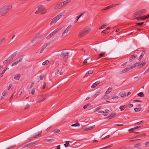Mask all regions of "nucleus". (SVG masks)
<instances>
[{"label": "nucleus", "instance_id": "obj_1", "mask_svg": "<svg viewBox=\"0 0 149 149\" xmlns=\"http://www.w3.org/2000/svg\"><path fill=\"white\" fill-rule=\"evenodd\" d=\"M12 8L11 6H3L0 9V14L3 16L7 13L9 11L12 10Z\"/></svg>", "mask_w": 149, "mask_h": 149}, {"label": "nucleus", "instance_id": "obj_56", "mask_svg": "<svg viewBox=\"0 0 149 149\" xmlns=\"http://www.w3.org/2000/svg\"><path fill=\"white\" fill-rule=\"evenodd\" d=\"M109 136H110V135H107L105 137H104L102 139V140H104V139H107V138H108V137H109Z\"/></svg>", "mask_w": 149, "mask_h": 149}, {"label": "nucleus", "instance_id": "obj_42", "mask_svg": "<svg viewBox=\"0 0 149 149\" xmlns=\"http://www.w3.org/2000/svg\"><path fill=\"white\" fill-rule=\"evenodd\" d=\"M144 23V22H141L136 23V25L137 26H141Z\"/></svg>", "mask_w": 149, "mask_h": 149}, {"label": "nucleus", "instance_id": "obj_35", "mask_svg": "<svg viewBox=\"0 0 149 149\" xmlns=\"http://www.w3.org/2000/svg\"><path fill=\"white\" fill-rule=\"evenodd\" d=\"M137 95L139 97H143L144 96V94L142 92H140L137 94Z\"/></svg>", "mask_w": 149, "mask_h": 149}, {"label": "nucleus", "instance_id": "obj_57", "mask_svg": "<svg viewBox=\"0 0 149 149\" xmlns=\"http://www.w3.org/2000/svg\"><path fill=\"white\" fill-rule=\"evenodd\" d=\"M52 35H51L50 34L47 37V39H49L50 38L52 37Z\"/></svg>", "mask_w": 149, "mask_h": 149}, {"label": "nucleus", "instance_id": "obj_43", "mask_svg": "<svg viewBox=\"0 0 149 149\" xmlns=\"http://www.w3.org/2000/svg\"><path fill=\"white\" fill-rule=\"evenodd\" d=\"M105 54V52H102V53L100 54H99V58H100L102 57Z\"/></svg>", "mask_w": 149, "mask_h": 149}, {"label": "nucleus", "instance_id": "obj_27", "mask_svg": "<svg viewBox=\"0 0 149 149\" xmlns=\"http://www.w3.org/2000/svg\"><path fill=\"white\" fill-rule=\"evenodd\" d=\"M126 107V106L125 105H124L123 106H120L119 109L121 111H122Z\"/></svg>", "mask_w": 149, "mask_h": 149}, {"label": "nucleus", "instance_id": "obj_11", "mask_svg": "<svg viewBox=\"0 0 149 149\" xmlns=\"http://www.w3.org/2000/svg\"><path fill=\"white\" fill-rule=\"evenodd\" d=\"M62 17V15L61 14H58L54 18V20H55L56 22L58 19H60Z\"/></svg>", "mask_w": 149, "mask_h": 149}, {"label": "nucleus", "instance_id": "obj_28", "mask_svg": "<svg viewBox=\"0 0 149 149\" xmlns=\"http://www.w3.org/2000/svg\"><path fill=\"white\" fill-rule=\"evenodd\" d=\"M136 56V55H132L129 59V60L130 61L131 60L134 59Z\"/></svg>", "mask_w": 149, "mask_h": 149}, {"label": "nucleus", "instance_id": "obj_14", "mask_svg": "<svg viewBox=\"0 0 149 149\" xmlns=\"http://www.w3.org/2000/svg\"><path fill=\"white\" fill-rule=\"evenodd\" d=\"M71 25H69V26L62 33L63 35L65 33H67L68 32V31H69L71 27Z\"/></svg>", "mask_w": 149, "mask_h": 149}, {"label": "nucleus", "instance_id": "obj_17", "mask_svg": "<svg viewBox=\"0 0 149 149\" xmlns=\"http://www.w3.org/2000/svg\"><path fill=\"white\" fill-rule=\"evenodd\" d=\"M100 83V81H97L95 83H94L91 86V87L92 88H94L97 85L99 84Z\"/></svg>", "mask_w": 149, "mask_h": 149}, {"label": "nucleus", "instance_id": "obj_30", "mask_svg": "<svg viewBox=\"0 0 149 149\" xmlns=\"http://www.w3.org/2000/svg\"><path fill=\"white\" fill-rule=\"evenodd\" d=\"M146 134L145 133H143L142 134L138 135L137 136H136V137L138 138H141L144 136H146Z\"/></svg>", "mask_w": 149, "mask_h": 149}, {"label": "nucleus", "instance_id": "obj_49", "mask_svg": "<svg viewBox=\"0 0 149 149\" xmlns=\"http://www.w3.org/2000/svg\"><path fill=\"white\" fill-rule=\"evenodd\" d=\"M145 145L146 147H148L149 146V141L146 142L145 143Z\"/></svg>", "mask_w": 149, "mask_h": 149}, {"label": "nucleus", "instance_id": "obj_23", "mask_svg": "<svg viewBox=\"0 0 149 149\" xmlns=\"http://www.w3.org/2000/svg\"><path fill=\"white\" fill-rule=\"evenodd\" d=\"M21 76V75L19 74H17L16 76H15L14 78V79H15L17 80H19L20 77Z\"/></svg>", "mask_w": 149, "mask_h": 149}, {"label": "nucleus", "instance_id": "obj_53", "mask_svg": "<svg viewBox=\"0 0 149 149\" xmlns=\"http://www.w3.org/2000/svg\"><path fill=\"white\" fill-rule=\"evenodd\" d=\"M146 62H144L143 63L139 65H141V67L143 66L146 64Z\"/></svg>", "mask_w": 149, "mask_h": 149}, {"label": "nucleus", "instance_id": "obj_18", "mask_svg": "<svg viewBox=\"0 0 149 149\" xmlns=\"http://www.w3.org/2000/svg\"><path fill=\"white\" fill-rule=\"evenodd\" d=\"M31 147V145L30 143H29L27 144L26 145H23V146H21L20 147V148L21 149H22L23 148H25L26 147Z\"/></svg>", "mask_w": 149, "mask_h": 149}, {"label": "nucleus", "instance_id": "obj_41", "mask_svg": "<svg viewBox=\"0 0 149 149\" xmlns=\"http://www.w3.org/2000/svg\"><path fill=\"white\" fill-rule=\"evenodd\" d=\"M83 13H81V15H79V16H77L76 17V20L77 21H78L79 19V18L81 16H82V15H83Z\"/></svg>", "mask_w": 149, "mask_h": 149}, {"label": "nucleus", "instance_id": "obj_22", "mask_svg": "<svg viewBox=\"0 0 149 149\" xmlns=\"http://www.w3.org/2000/svg\"><path fill=\"white\" fill-rule=\"evenodd\" d=\"M116 114V113H114L111 114L107 118H108L109 119H111L113 117L115 116Z\"/></svg>", "mask_w": 149, "mask_h": 149}, {"label": "nucleus", "instance_id": "obj_39", "mask_svg": "<svg viewBox=\"0 0 149 149\" xmlns=\"http://www.w3.org/2000/svg\"><path fill=\"white\" fill-rule=\"evenodd\" d=\"M112 90V89L111 88H108L107 91L106 92V94L107 93V92H108V93L110 92Z\"/></svg>", "mask_w": 149, "mask_h": 149}, {"label": "nucleus", "instance_id": "obj_13", "mask_svg": "<svg viewBox=\"0 0 149 149\" xmlns=\"http://www.w3.org/2000/svg\"><path fill=\"white\" fill-rule=\"evenodd\" d=\"M141 146L140 143H138L137 144L134 145V147L136 148V149H142V148L140 146Z\"/></svg>", "mask_w": 149, "mask_h": 149}, {"label": "nucleus", "instance_id": "obj_25", "mask_svg": "<svg viewBox=\"0 0 149 149\" xmlns=\"http://www.w3.org/2000/svg\"><path fill=\"white\" fill-rule=\"evenodd\" d=\"M71 0H67L64 2H62V4L63 6L66 5L67 3L70 2Z\"/></svg>", "mask_w": 149, "mask_h": 149}, {"label": "nucleus", "instance_id": "obj_54", "mask_svg": "<svg viewBox=\"0 0 149 149\" xmlns=\"http://www.w3.org/2000/svg\"><path fill=\"white\" fill-rule=\"evenodd\" d=\"M106 25L105 24H104L102 25L99 28V29H103Z\"/></svg>", "mask_w": 149, "mask_h": 149}, {"label": "nucleus", "instance_id": "obj_9", "mask_svg": "<svg viewBox=\"0 0 149 149\" xmlns=\"http://www.w3.org/2000/svg\"><path fill=\"white\" fill-rule=\"evenodd\" d=\"M119 95L122 97H125L126 92L125 91H123L119 93Z\"/></svg>", "mask_w": 149, "mask_h": 149}, {"label": "nucleus", "instance_id": "obj_33", "mask_svg": "<svg viewBox=\"0 0 149 149\" xmlns=\"http://www.w3.org/2000/svg\"><path fill=\"white\" fill-rule=\"evenodd\" d=\"M54 140L53 139H45V142H51L52 141H53Z\"/></svg>", "mask_w": 149, "mask_h": 149}, {"label": "nucleus", "instance_id": "obj_29", "mask_svg": "<svg viewBox=\"0 0 149 149\" xmlns=\"http://www.w3.org/2000/svg\"><path fill=\"white\" fill-rule=\"evenodd\" d=\"M80 125V124L78 123H76L75 124H74L71 125L72 127H77L79 126Z\"/></svg>", "mask_w": 149, "mask_h": 149}, {"label": "nucleus", "instance_id": "obj_37", "mask_svg": "<svg viewBox=\"0 0 149 149\" xmlns=\"http://www.w3.org/2000/svg\"><path fill=\"white\" fill-rule=\"evenodd\" d=\"M143 18L142 19L143 20H144L149 18V14L147 15L146 16H143Z\"/></svg>", "mask_w": 149, "mask_h": 149}, {"label": "nucleus", "instance_id": "obj_45", "mask_svg": "<svg viewBox=\"0 0 149 149\" xmlns=\"http://www.w3.org/2000/svg\"><path fill=\"white\" fill-rule=\"evenodd\" d=\"M118 98L119 97L118 96L114 95L113 96V97L112 98V99H113V100H116L118 99Z\"/></svg>", "mask_w": 149, "mask_h": 149}, {"label": "nucleus", "instance_id": "obj_6", "mask_svg": "<svg viewBox=\"0 0 149 149\" xmlns=\"http://www.w3.org/2000/svg\"><path fill=\"white\" fill-rule=\"evenodd\" d=\"M23 56L22 55H21L19 58V60H18L16 62L13 63L12 64V66L15 65H16L18 63H19L20 62H21L22 60Z\"/></svg>", "mask_w": 149, "mask_h": 149}, {"label": "nucleus", "instance_id": "obj_26", "mask_svg": "<svg viewBox=\"0 0 149 149\" xmlns=\"http://www.w3.org/2000/svg\"><path fill=\"white\" fill-rule=\"evenodd\" d=\"M47 45L46 44L43 47L40 51V53H41L44 51V50L47 47Z\"/></svg>", "mask_w": 149, "mask_h": 149}, {"label": "nucleus", "instance_id": "obj_63", "mask_svg": "<svg viewBox=\"0 0 149 149\" xmlns=\"http://www.w3.org/2000/svg\"><path fill=\"white\" fill-rule=\"evenodd\" d=\"M6 91H4L2 93V95L3 96H4L6 95Z\"/></svg>", "mask_w": 149, "mask_h": 149}, {"label": "nucleus", "instance_id": "obj_50", "mask_svg": "<svg viewBox=\"0 0 149 149\" xmlns=\"http://www.w3.org/2000/svg\"><path fill=\"white\" fill-rule=\"evenodd\" d=\"M89 105H91V104L90 103H88L86 105H85L84 106L83 108L84 109H86L88 107V106Z\"/></svg>", "mask_w": 149, "mask_h": 149}, {"label": "nucleus", "instance_id": "obj_2", "mask_svg": "<svg viewBox=\"0 0 149 149\" xmlns=\"http://www.w3.org/2000/svg\"><path fill=\"white\" fill-rule=\"evenodd\" d=\"M38 10L35 13L36 14L40 13L41 14H43L46 12V9L42 5H38Z\"/></svg>", "mask_w": 149, "mask_h": 149}, {"label": "nucleus", "instance_id": "obj_52", "mask_svg": "<svg viewBox=\"0 0 149 149\" xmlns=\"http://www.w3.org/2000/svg\"><path fill=\"white\" fill-rule=\"evenodd\" d=\"M134 130V129L133 128L130 129L129 130H128V131L130 133H131V132H133Z\"/></svg>", "mask_w": 149, "mask_h": 149}, {"label": "nucleus", "instance_id": "obj_21", "mask_svg": "<svg viewBox=\"0 0 149 149\" xmlns=\"http://www.w3.org/2000/svg\"><path fill=\"white\" fill-rule=\"evenodd\" d=\"M142 15V13H141L140 11L139 12H136L135 13V17H137Z\"/></svg>", "mask_w": 149, "mask_h": 149}, {"label": "nucleus", "instance_id": "obj_59", "mask_svg": "<svg viewBox=\"0 0 149 149\" xmlns=\"http://www.w3.org/2000/svg\"><path fill=\"white\" fill-rule=\"evenodd\" d=\"M141 127V126H137L135 127H134L133 128L134 130H135L138 129L140 127Z\"/></svg>", "mask_w": 149, "mask_h": 149}, {"label": "nucleus", "instance_id": "obj_32", "mask_svg": "<svg viewBox=\"0 0 149 149\" xmlns=\"http://www.w3.org/2000/svg\"><path fill=\"white\" fill-rule=\"evenodd\" d=\"M49 62V61L48 60H46L45 62L42 63V65H47Z\"/></svg>", "mask_w": 149, "mask_h": 149}, {"label": "nucleus", "instance_id": "obj_10", "mask_svg": "<svg viewBox=\"0 0 149 149\" xmlns=\"http://www.w3.org/2000/svg\"><path fill=\"white\" fill-rule=\"evenodd\" d=\"M17 54V52H15L13 54H12L8 58H10V59H11V61H12L15 58V57L16 56V54Z\"/></svg>", "mask_w": 149, "mask_h": 149}, {"label": "nucleus", "instance_id": "obj_62", "mask_svg": "<svg viewBox=\"0 0 149 149\" xmlns=\"http://www.w3.org/2000/svg\"><path fill=\"white\" fill-rule=\"evenodd\" d=\"M143 57V56H142V55H141L139 58V60L140 61L142 58Z\"/></svg>", "mask_w": 149, "mask_h": 149}, {"label": "nucleus", "instance_id": "obj_5", "mask_svg": "<svg viewBox=\"0 0 149 149\" xmlns=\"http://www.w3.org/2000/svg\"><path fill=\"white\" fill-rule=\"evenodd\" d=\"M63 6L62 4V2H61L59 3H56L54 7V9L57 10L61 8Z\"/></svg>", "mask_w": 149, "mask_h": 149}, {"label": "nucleus", "instance_id": "obj_34", "mask_svg": "<svg viewBox=\"0 0 149 149\" xmlns=\"http://www.w3.org/2000/svg\"><path fill=\"white\" fill-rule=\"evenodd\" d=\"M141 13H142V15H143L145 14L147 11V10L146 9H143L141 10L140 11Z\"/></svg>", "mask_w": 149, "mask_h": 149}, {"label": "nucleus", "instance_id": "obj_24", "mask_svg": "<svg viewBox=\"0 0 149 149\" xmlns=\"http://www.w3.org/2000/svg\"><path fill=\"white\" fill-rule=\"evenodd\" d=\"M95 126V125H94L89 127L85 128L84 130L86 131L91 130L93 129Z\"/></svg>", "mask_w": 149, "mask_h": 149}, {"label": "nucleus", "instance_id": "obj_3", "mask_svg": "<svg viewBox=\"0 0 149 149\" xmlns=\"http://www.w3.org/2000/svg\"><path fill=\"white\" fill-rule=\"evenodd\" d=\"M90 31V29L85 28L84 30L80 32L79 34V36L83 37L86 35Z\"/></svg>", "mask_w": 149, "mask_h": 149}, {"label": "nucleus", "instance_id": "obj_31", "mask_svg": "<svg viewBox=\"0 0 149 149\" xmlns=\"http://www.w3.org/2000/svg\"><path fill=\"white\" fill-rule=\"evenodd\" d=\"M41 132L42 131H41L39 134L36 133L35 135L32 136L31 138H36L37 136L40 135V134Z\"/></svg>", "mask_w": 149, "mask_h": 149}, {"label": "nucleus", "instance_id": "obj_51", "mask_svg": "<svg viewBox=\"0 0 149 149\" xmlns=\"http://www.w3.org/2000/svg\"><path fill=\"white\" fill-rule=\"evenodd\" d=\"M135 17L136 18H135V19H136L137 20H139V19H142L143 18V17Z\"/></svg>", "mask_w": 149, "mask_h": 149}, {"label": "nucleus", "instance_id": "obj_20", "mask_svg": "<svg viewBox=\"0 0 149 149\" xmlns=\"http://www.w3.org/2000/svg\"><path fill=\"white\" fill-rule=\"evenodd\" d=\"M93 73V71L92 70H90L87 72L84 77H87L88 74H92Z\"/></svg>", "mask_w": 149, "mask_h": 149}, {"label": "nucleus", "instance_id": "obj_36", "mask_svg": "<svg viewBox=\"0 0 149 149\" xmlns=\"http://www.w3.org/2000/svg\"><path fill=\"white\" fill-rule=\"evenodd\" d=\"M70 142V141H66V143L64 144L65 147H67L68 146L70 145L69 143Z\"/></svg>", "mask_w": 149, "mask_h": 149}, {"label": "nucleus", "instance_id": "obj_12", "mask_svg": "<svg viewBox=\"0 0 149 149\" xmlns=\"http://www.w3.org/2000/svg\"><path fill=\"white\" fill-rule=\"evenodd\" d=\"M129 70H130L129 68H125L123 70L121 71L120 72V74H123L125 73L126 72L128 71Z\"/></svg>", "mask_w": 149, "mask_h": 149}, {"label": "nucleus", "instance_id": "obj_7", "mask_svg": "<svg viewBox=\"0 0 149 149\" xmlns=\"http://www.w3.org/2000/svg\"><path fill=\"white\" fill-rule=\"evenodd\" d=\"M11 61L10 58H8L7 60L3 62V63L4 65H6L10 63Z\"/></svg>", "mask_w": 149, "mask_h": 149}, {"label": "nucleus", "instance_id": "obj_40", "mask_svg": "<svg viewBox=\"0 0 149 149\" xmlns=\"http://www.w3.org/2000/svg\"><path fill=\"white\" fill-rule=\"evenodd\" d=\"M134 110L135 111H139L141 110V108H135L134 109Z\"/></svg>", "mask_w": 149, "mask_h": 149}, {"label": "nucleus", "instance_id": "obj_8", "mask_svg": "<svg viewBox=\"0 0 149 149\" xmlns=\"http://www.w3.org/2000/svg\"><path fill=\"white\" fill-rule=\"evenodd\" d=\"M39 39V37L38 36V37H35L33 39L31 42L33 43H36L38 40Z\"/></svg>", "mask_w": 149, "mask_h": 149}, {"label": "nucleus", "instance_id": "obj_47", "mask_svg": "<svg viewBox=\"0 0 149 149\" xmlns=\"http://www.w3.org/2000/svg\"><path fill=\"white\" fill-rule=\"evenodd\" d=\"M55 22V20H54V18L52 20L51 22L50 23V25H51L53 24L55 22Z\"/></svg>", "mask_w": 149, "mask_h": 149}, {"label": "nucleus", "instance_id": "obj_64", "mask_svg": "<svg viewBox=\"0 0 149 149\" xmlns=\"http://www.w3.org/2000/svg\"><path fill=\"white\" fill-rule=\"evenodd\" d=\"M149 71V66L148 68L146 70L145 73H144V74H145L146 73H147L148 71Z\"/></svg>", "mask_w": 149, "mask_h": 149}, {"label": "nucleus", "instance_id": "obj_4", "mask_svg": "<svg viewBox=\"0 0 149 149\" xmlns=\"http://www.w3.org/2000/svg\"><path fill=\"white\" fill-rule=\"evenodd\" d=\"M69 54L68 52H62L61 54L60 55V56L61 57H64V61L66 60V58L68 57V56Z\"/></svg>", "mask_w": 149, "mask_h": 149}, {"label": "nucleus", "instance_id": "obj_58", "mask_svg": "<svg viewBox=\"0 0 149 149\" xmlns=\"http://www.w3.org/2000/svg\"><path fill=\"white\" fill-rule=\"evenodd\" d=\"M46 83L45 82H44L43 84L42 87V89H45L46 87Z\"/></svg>", "mask_w": 149, "mask_h": 149}, {"label": "nucleus", "instance_id": "obj_19", "mask_svg": "<svg viewBox=\"0 0 149 149\" xmlns=\"http://www.w3.org/2000/svg\"><path fill=\"white\" fill-rule=\"evenodd\" d=\"M114 5L113 4H112L111 5L108 6H107V7H106L104 9H102L101 10H108L112 8L113 6Z\"/></svg>", "mask_w": 149, "mask_h": 149}, {"label": "nucleus", "instance_id": "obj_46", "mask_svg": "<svg viewBox=\"0 0 149 149\" xmlns=\"http://www.w3.org/2000/svg\"><path fill=\"white\" fill-rule=\"evenodd\" d=\"M113 146V144H111V145H109L108 146H106V147H104L103 148H104V149H106V148H107L111 147H112Z\"/></svg>", "mask_w": 149, "mask_h": 149}, {"label": "nucleus", "instance_id": "obj_55", "mask_svg": "<svg viewBox=\"0 0 149 149\" xmlns=\"http://www.w3.org/2000/svg\"><path fill=\"white\" fill-rule=\"evenodd\" d=\"M144 121L143 120H142L141 121H139V122L136 123H135V125H138V123H139V124H140L141 122H143Z\"/></svg>", "mask_w": 149, "mask_h": 149}, {"label": "nucleus", "instance_id": "obj_15", "mask_svg": "<svg viewBox=\"0 0 149 149\" xmlns=\"http://www.w3.org/2000/svg\"><path fill=\"white\" fill-rule=\"evenodd\" d=\"M140 62H136V63L134 64L132 66L130 67L129 68L130 69H132L133 68L136 67L137 66H139V65Z\"/></svg>", "mask_w": 149, "mask_h": 149}, {"label": "nucleus", "instance_id": "obj_48", "mask_svg": "<svg viewBox=\"0 0 149 149\" xmlns=\"http://www.w3.org/2000/svg\"><path fill=\"white\" fill-rule=\"evenodd\" d=\"M44 78V75L41 74L40 76V79L41 80H43Z\"/></svg>", "mask_w": 149, "mask_h": 149}, {"label": "nucleus", "instance_id": "obj_61", "mask_svg": "<svg viewBox=\"0 0 149 149\" xmlns=\"http://www.w3.org/2000/svg\"><path fill=\"white\" fill-rule=\"evenodd\" d=\"M29 104H27L26 105V107L24 109H28V108H29Z\"/></svg>", "mask_w": 149, "mask_h": 149}, {"label": "nucleus", "instance_id": "obj_60", "mask_svg": "<svg viewBox=\"0 0 149 149\" xmlns=\"http://www.w3.org/2000/svg\"><path fill=\"white\" fill-rule=\"evenodd\" d=\"M107 31L106 29H105V30L102 31L101 32V33H106Z\"/></svg>", "mask_w": 149, "mask_h": 149}, {"label": "nucleus", "instance_id": "obj_16", "mask_svg": "<svg viewBox=\"0 0 149 149\" xmlns=\"http://www.w3.org/2000/svg\"><path fill=\"white\" fill-rule=\"evenodd\" d=\"M46 95L42 96L39 99V102L43 101L46 98Z\"/></svg>", "mask_w": 149, "mask_h": 149}, {"label": "nucleus", "instance_id": "obj_38", "mask_svg": "<svg viewBox=\"0 0 149 149\" xmlns=\"http://www.w3.org/2000/svg\"><path fill=\"white\" fill-rule=\"evenodd\" d=\"M61 28L60 27L58 28H57L54 31V32L55 33H56L57 32H58L59 30H61Z\"/></svg>", "mask_w": 149, "mask_h": 149}, {"label": "nucleus", "instance_id": "obj_44", "mask_svg": "<svg viewBox=\"0 0 149 149\" xmlns=\"http://www.w3.org/2000/svg\"><path fill=\"white\" fill-rule=\"evenodd\" d=\"M54 133L59 132H60V130L58 129H56L55 130H54Z\"/></svg>", "mask_w": 149, "mask_h": 149}]
</instances>
